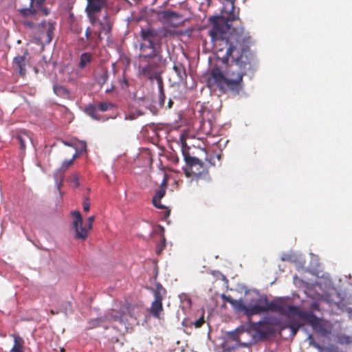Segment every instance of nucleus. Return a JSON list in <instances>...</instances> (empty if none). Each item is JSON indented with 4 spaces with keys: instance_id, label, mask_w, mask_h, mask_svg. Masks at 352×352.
<instances>
[{
    "instance_id": "nucleus-1",
    "label": "nucleus",
    "mask_w": 352,
    "mask_h": 352,
    "mask_svg": "<svg viewBox=\"0 0 352 352\" xmlns=\"http://www.w3.org/2000/svg\"><path fill=\"white\" fill-rule=\"evenodd\" d=\"M221 16L210 19L212 28L208 34L214 45L219 47V52L226 50L222 58L223 63H228L229 58L232 60L223 74L218 67H214L208 79L209 87L216 86L222 94L237 96L243 90V76L247 70L251 69L254 60V54L250 50L253 41L250 32L243 27L231 28V22L239 19V12H235L234 0H225Z\"/></svg>"
},
{
    "instance_id": "nucleus-2",
    "label": "nucleus",
    "mask_w": 352,
    "mask_h": 352,
    "mask_svg": "<svg viewBox=\"0 0 352 352\" xmlns=\"http://www.w3.org/2000/svg\"><path fill=\"white\" fill-rule=\"evenodd\" d=\"M283 302L285 308L283 311H272L280 315L285 316L287 321H282L275 316L264 317L263 320L256 322H250V328L256 331L261 338H267L276 333V327H278L280 331L289 329L291 333L294 336L299 329L303 325L302 321L306 322L311 326L314 330L322 332L324 328L321 320L313 312L304 311L299 307L290 305L285 298H277Z\"/></svg>"
},
{
    "instance_id": "nucleus-3",
    "label": "nucleus",
    "mask_w": 352,
    "mask_h": 352,
    "mask_svg": "<svg viewBox=\"0 0 352 352\" xmlns=\"http://www.w3.org/2000/svg\"><path fill=\"white\" fill-rule=\"evenodd\" d=\"M222 298L227 302L230 303L235 311L243 313L248 318L254 315L268 312V311H284V304L281 299H274L269 301L267 298L265 296L263 299L260 298L256 300V303L250 306H246L243 300L233 299L230 296L222 295Z\"/></svg>"
},
{
    "instance_id": "nucleus-4",
    "label": "nucleus",
    "mask_w": 352,
    "mask_h": 352,
    "mask_svg": "<svg viewBox=\"0 0 352 352\" xmlns=\"http://www.w3.org/2000/svg\"><path fill=\"white\" fill-rule=\"evenodd\" d=\"M188 147L184 142L182 146V153L186 166L184 173L186 177H192V180H198L199 178H207L209 177L208 171L204 164L198 158L192 157L188 152Z\"/></svg>"
},
{
    "instance_id": "nucleus-5",
    "label": "nucleus",
    "mask_w": 352,
    "mask_h": 352,
    "mask_svg": "<svg viewBox=\"0 0 352 352\" xmlns=\"http://www.w3.org/2000/svg\"><path fill=\"white\" fill-rule=\"evenodd\" d=\"M141 37L143 41H147L148 44L142 43L140 45V58L146 60L147 58H155L158 56L160 50L156 47L155 34L152 30H142Z\"/></svg>"
},
{
    "instance_id": "nucleus-6",
    "label": "nucleus",
    "mask_w": 352,
    "mask_h": 352,
    "mask_svg": "<svg viewBox=\"0 0 352 352\" xmlns=\"http://www.w3.org/2000/svg\"><path fill=\"white\" fill-rule=\"evenodd\" d=\"M85 9L87 16L91 25H96L99 21L102 10L109 7V0H86Z\"/></svg>"
},
{
    "instance_id": "nucleus-7",
    "label": "nucleus",
    "mask_w": 352,
    "mask_h": 352,
    "mask_svg": "<svg viewBox=\"0 0 352 352\" xmlns=\"http://www.w3.org/2000/svg\"><path fill=\"white\" fill-rule=\"evenodd\" d=\"M72 215L74 217L73 229L75 232V238L80 240H85L88 236V232L92 229V224L95 220L94 216L88 217L87 226H83L82 219L79 211H72Z\"/></svg>"
},
{
    "instance_id": "nucleus-8",
    "label": "nucleus",
    "mask_w": 352,
    "mask_h": 352,
    "mask_svg": "<svg viewBox=\"0 0 352 352\" xmlns=\"http://www.w3.org/2000/svg\"><path fill=\"white\" fill-rule=\"evenodd\" d=\"M158 52V56L155 58H147L146 60L141 58L142 61L146 62L147 65L140 67V74L144 77L148 78L151 80H156L161 77V72L159 68V63L157 62L160 61L162 56Z\"/></svg>"
},
{
    "instance_id": "nucleus-9",
    "label": "nucleus",
    "mask_w": 352,
    "mask_h": 352,
    "mask_svg": "<svg viewBox=\"0 0 352 352\" xmlns=\"http://www.w3.org/2000/svg\"><path fill=\"white\" fill-rule=\"evenodd\" d=\"M104 318L109 322H118L121 324L126 322L125 311L123 309H111L105 315Z\"/></svg>"
},
{
    "instance_id": "nucleus-10",
    "label": "nucleus",
    "mask_w": 352,
    "mask_h": 352,
    "mask_svg": "<svg viewBox=\"0 0 352 352\" xmlns=\"http://www.w3.org/2000/svg\"><path fill=\"white\" fill-rule=\"evenodd\" d=\"M166 179H164L161 186L158 190L156 191L155 195L152 199L153 204L155 207L163 209L165 207L161 204L160 201L164 197L166 194Z\"/></svg>"
},
{
    "instance_id": "nucleus-11",
    "label": "nucleus",
    "mask_w": 352,
    "mask_h": 352,
    "mask_svg": "<svg viewBox=\"0 0 352 352\" xmlns=\"http://www.w3.org/2000/svg\"><path fill=\"white\" fill-rule=\"evenodd\" d=\"M99 24L100 28V32L104 33L106 35H109L112 30L113 21L111 20L108 13H105V14L102 16V20L96 23Z\"/></svg>"
},
{
    "instance_id": "nucleus-12",
    "label": "nucleus",
    "mask_w": 352,
    "mask_h": 352,
    "mask_svg": "<svg viewBox=\"0 0 352 352\" xmlns=\"http://www.w3.org/2000/svg\"><path fill=\"white\" fill-rule=\"evenodd\" d=\"M149 314L157 319L163 318L164 308L162 302L152 301L148 309Z\"/></svg>"
},
{
    "instance_id": "nucleus-13",
    "label": "nucleus",
    "mask_w": 352,
    "mask_h": 352,
    "mask_svg": "<svg viewBox=\"0 0 352 352\" xmlns=\"http://www.w3.org/2000/svg\"><path fill=\"white\" fill-rule=\"evenodd\" d=\"M152 292L154 299L153 301L162 302L166 295V289L162 285L161 283H157L155 284V287L148 288Z\"/></svg>"
},
{
    "instance_id": "nucleus-14",
    "label": "nucleus",
    "mask_w": 352,
    "mask_h": 352,
    "mask_svg": "<svg viewBox=\"0 0 352 352\" xmlns=\"http://www.w3.org/2000/svg\"><path fill=\"white\" fill-rule=\"evenodd\" d=\"M14 138L20 144V148L21 151H25L26 148V144L31 141V138L28 133L25 131H20L17 132Z\"/></svg>"
},
{
    "instance_id": "nucleus-15",
    "label": "nucleus",
    "mask_w": 352,
    "mask_h": 352,
    "mask_svg": "<svg viewBox=\"0 0 352 352\" xmlns=\"http://www.w3.org/2000/svg\"><path fill=\"white\" fill-rule=\"evenodd\" d=\"M102 32L100 31H93L90 28H87L85 31L87 41L89 43L98 44L102 40Z\"/></svg>"
},
{
    "instance_id": "nucleus-16",
    "label": "nucleus",
    "mask_w": 352,
    "mask_h": 352,
    "mask_svg": "<svg viewBox=\"0 0 352 352\" xmlns=\"http://www.w3.org/2000/svg\"><path fill=\"white\" fill-rule=\"evenodd\" d=\"M28 52H25L23 56H18L14 58V64L18 67L19 74L24 76L25 74V62L26 55Z\"/></svg>"
},
{
    "instance_id": "nucleus-17",
    "label": "nucleus",
    "mask_w": 352,
    "mask_h": 352,
    "mask_svg": "<svg viewBox=\"0 0 352 352\" xmlns=\"http://www.w3.org/2000/svg\"><path fill=\"white\" fill-rule=\"evenodd\" d=\"M12 336L14 338V345L11 349V352H24L23 351V345H24V340L20 337L19 335L13 334Z\"/></svg>"
},
{
    "instance_id": "nucleus-18",
    "label": "nucleus",
    "mask_w": 352,
    "mask_h": 352,
    "mask_svg": "<svg viewBox=\"0 0 352 352\" xmlns=\"http://www.w3.org/2000/svg\"><path fill=\"white\" fill-rule=\"evenodd\" d=\"M92 60V55L90 53L85 52L80 55L79 67L80 68L85 67Z\"/></svg>"
},
{
    "instance_id": "nucleus-19",
    "label": "nucleus",
    "mask_w": 352,
    "mask_h": 352,
    "mask_svg": "<svg viewBox=\"0 0 352 352\" xmlns=\"http://www.w3.org/2000/svg\"><path fill=\"white\" fill-rule=\"evenodd\" d=\"M64 173V170H63L61 168H59L54 173V177L58 189H60V186L62 185Z\"/></svg>"
},
{
    "instance_id": "nucleus-20",
    "label": "nucleus",
    "mask_w": 352,
    "mask_h": 352,
    "mask_svg": "<svg viewBox=\"0 0 352 352\" xmlns=\"http://www.w3.org/2000/svg\"><path fill=\"white\" fill-rule=\"evenodd\" d=\"M55 28L52 23L49 22L47 27L46 36L47 39L45 40L46 43H49L51 42L53 38V33Z\"/></svg>"
},
{
    "instance_id": "nucleus-21",
    "label": "nucleus",
    "mask_w": 352,
    "mask_h": 352,
    "mask_svg": "<svg viewBox=\"0 0 352 352\" xmlns=\"http://www.w3.org/2000/svg\"><path fill=\"white\" fill-rule=\"evenodd\" d=\"M109 74L107 70L102 71L97 76V82L100 85H103L108 80Z\"/></svg>"
},
{
    "instance_id": "nucleus-22",
    "label": "nucleus",
    "mask_w": 352,
    "mask_h": 352,
    "mask_svg": "<svg viewBox=\"0 0 352 352\" xmlns=\"http://www.w3.org/2000/svg\"><path fill=\"white\" fill-rule=\"evenodd\" d=\"M114 107V105L109 102H102L97 105V108L100 111H107Z\"/></svg>"
},
{
    "instance_id": "nucleus-23",
    "label": "nucleus",
    "mask_w": 352,
    "mask_h": 352,
    "mask_svg": "<svg viewBox=\"0 0 352 352\" xmlns=\"http://www.w3.org/2000/svg\"><path fill=\"white\" fill-rule=\"evenodd\" d=\"M78 157V154L76 153L72 158L69 160H65L62 166L60 168H61L63 170L65 171L69 166H71L73 164L74 160Z\"/></svg>"
},
{
    "instance_id": "nucleus-24",
    "label": "nucleus",
    "mask_w": 352,
    "mask_h": 352,
    "mask_svg": "<svg viewBox=\"0 0 352 352\" xmlns=\"http://www.w3.org/2000/svg\"><path fill=\"white\" fill-rule=\"evenodd\" d=\"M173 69L180 78L186 76L185 69L182 65H174Z\"/></svg>"
},
{
    "instance_id": "nucleus-25",
    "label": "nucleus",
    "mask_w": 352,
    "mask_h": 352,
    "mask_svg": "<svg viewBox=\"0 0 352 352\" xmlns=\"http://www.w3.org/2000/svg\"><path fill=\"white\" fill-rule=\"evenodd\" d=\"M166 247V239L164 236L161 238L160 241L157 245V254H160Z\"/></svg>"
},
{
    "instance_id": "nucleus-26",
    "label": "nucleus",
    "mask_w": 352,
    "mask_h": 352,
    "mask_svg": "<svg viewBox=\"0 0 352 352\" xmlns=\"http://www.w3.org/2000/svg\"><path fill=\"white\" fill-rule=\"evenodd\" d=\"M204 313H203L199 319L196 320L194 322L192 323L194 324L195 328H199L204 324Z\"/></svg>"
},
{
    "instance_id": "nucleus-27",
    "label": "nucleus",
    "mask_w": 352,
    "mask_h": 352,
    "mask_svg": "<svg viewBox=\"0 0 352 352\" xmlns=\"http://www.w3.org/2000/svg\"><path fill=\"white\" fill-rule=\"evenodd\" d=\"M163 16L165 19H170L172 17L177 18L179 15L177 13L173 11H165L163 13Z\"/></svg>"
},
{
    "instance_id": "nucleus-28",
    "label": "nucleus",
    "mask_w": 352,
    "mask_h": 352,
    "mask_svg": "<svg viewBox=\"0 0 352 352\" xmlns=\"http://www.w3.org/2000/svg\"><path fill=\"white\" fill-rule=\"evenodd\" d=\"M54 91L56 95H61L63 93H66L65 89L60 85H54Z\"/></svg>"
},
{
    "instance_id": "nucleus-29",
    "label": "nucleus",
    "mask_w": 352,
    "mask_h": 352,
    "mask_svg": "<svg viewBox=\"0 0 352 352\" xmlns=\"http://www.w3.org/2000/svg\"><path fill=\"white\" fill-rule=\"evenodd\" d=\"M96 109L97 107L96 106H94V105H90L87 107V111L88 112V113L93 118H96L95 116V113H96Z\"/></svg>"
},
{
    "instance_id": "nucleus-30",
    "label": "nucleus",
    "mask_w": 352,
    "mask_h": 352,
    "mask_svg": "<svg viewBox=\"0 0 352 352\" xmlns=\"http://www.w3.org/2000/svg\"><path fill=\"white\" fill-rule=\"evenodd\" d=\"M156 81L157 82L160 94H161L162 93H164V87H163V80H162V76L157 78Z\"/></svg>"
},
{
    "instance_id": "nucleus-31",
    "label": "nucleus",
    "mask_w": 352,
    "mask_h": 352,
    "mask_svg": "<svg viewBox=\"0 0 352 352\" xmlns=\"http://www.w3.org/2000/svg\"><path fill=\"white\" fill-rule=\"evenodd\" d=\"M165 94L164 93H162L161 94H159V98H158V104L160 107H164V102H165Z\"/></svg>"
},
{
    "instance_id": "nucleus-32",
    "label": "nucleus",
    "mask_w": 352,
    "mask_h": 352,
    "mask_svg": "<svg viewBox=\"0 0 352 352\" xmlns=\"http://www.w3.org/2000/svg\"><path fill=\"white\" fill-rule=\"evenodd\" d=\"M82 206H83V210L85 212H88L90 209V202H89V199L86 198L84 201H83V204H82Z\"/></svg>"
},
{
    "instance_id": "nucleus-33",
    "label": "nucleus",
    "mask_w": 352,
    "mask_h": 352,
    "mask_svg": "<svg viewBox=\"0 0 352 352\" xmlns=\"http://www.w3.org/2000/svg\"><path fill=\"white\" fill-rule=\"evenodd\" d=\"M241 331H239L238 330H236L235 331L231 332L230 334V337L234 340H238L239 338V333Z\"/></svg>"
},
{
    "instance_id": "nucleus-34",
    "label": "nucleus",
    "mask_w": 352,
    "mask_h": 352,
    "mask_svg": "<svg viewBox=\"0 0 352 352\" xmlns=\"http://www.w3.org/2000/svg\"><path fill=\"white\" fill-rule=\"evenodd\" d=\"M72 182L74 183L75 187H78L79 186L78 183V177L76 174H73L72 176Z\"/></svg>"
},
{
    "instance_id": "nucleus-35",
    "label": "nucleus",
    "mask_w": 352,
    "mask_h": 352,
    "mask_svg": "<svg viewBox=\"0 0 352 352\" xmlns=\"http://www.w3.org/2000/svg\"><path fill=\"white\" fill-rule=\"evenodd\" d=\"M23 23L25 27H28L30 28H32L34 27V23L29 20L23 21Z\"/></svg>"
},
{
    "instance_id": "nucleus-36",
    "label": "nucleus",
    "mask_w": 352,
    "mask_h": 352,
    "mask_svg": "<svg viewBox=\"0 0 352 352\" xmlns=\"http://www.w3.org/2000/svg\"><path fill=\"white\" fill-rule=\"evenodd\" d=\"M173 105V101L171 99H169L167 104V109H171Z\"/></svg>"
},
{
    "instance_id": "nucleus-37",
    "label": "nucleus",
    "mask_w": 352,
    "mask_h": 352,
    "mask_svg": "<svg viewBox=\"0 0 352 352\" xmlns=\"http://www.w3.org/2000/svg\"><path fill=\"white\" fill-rule=\"evenodd\" d=\"M92 322H94V324L91 327H94V325H98V320H94Z\"/></svg>"
},
{
    "instance_id": "nucleus-38",
    "label": "nucleus",
    "mask_w": 352,
    "mask_h": 352,
    "mask_svg": "<svg viewBox=\"0 0 352 352\" xmlns=\"http://www.w3.org/2000/svg\"><path fill=\"white\" fill-rule=\"evenodd\" d=\"M135 116L133 114H131V115L129 116V118L130 120H133V119H135Z\"/></svg>"
},
{
    "instance_id": "nucleus-39",
    "label": "nucleus",
    "mask_w": 352,
    "mask_h": 352,
    "mask_svg": "<svg viewBox=\"0 0 352 352\" xmlns=\"http://www.w3.org/2000/svg\"><path fill=\"white\" fill-rule=\"evenodd\" d=\"M86 147H87V145H86L85 142H83V144H82V148H83L85 151H86Z\"/></svg>"
},
{
    "instance_id": "nucleus-40",
    "label": "nucleus",
    "mask_w": 352,
    "mask_h": 352,
    "mask_svg": "<svg viewBox=\"0 0 352 352\" xmlns=\"http://www.w3.org/2000/svg\"><path fill=\"white\" fill-rule=\"evenodd\" d=\"M188 302L189 303V305H190V303H191V300H190V299H188Z\"/></svg>"
},
{
    "instance_id": "nucleus-41",
    "label": "nucleus",
    "mask_w": 352,
    "mask_h": 352,
    "mask_svg": "<svg viewBox=\"0 0 352 352\" xmlns=\"http://www.w3.org/2000/svg\"><path fill=\"white\" fill-rule=\"evenodd\" d=\"M51 313H52V314H54V311L53 310H51Z\"/></svg>"
},
{
    "instance_id": "nucleus-42",
    "label": "nucleus",
    "mask_w": 352,
    "mask_h": 352,
    "mask_svg": "<svg viewBox=\"0 0 352 352\" xmlns=\"http://www.w3.org/2000/svg\"><path fill=\"white\" fill-rule=\"evenodd\" d=\"M110 91H111V89H107V92H109Z\"/></svg>"
}]
</instances>
